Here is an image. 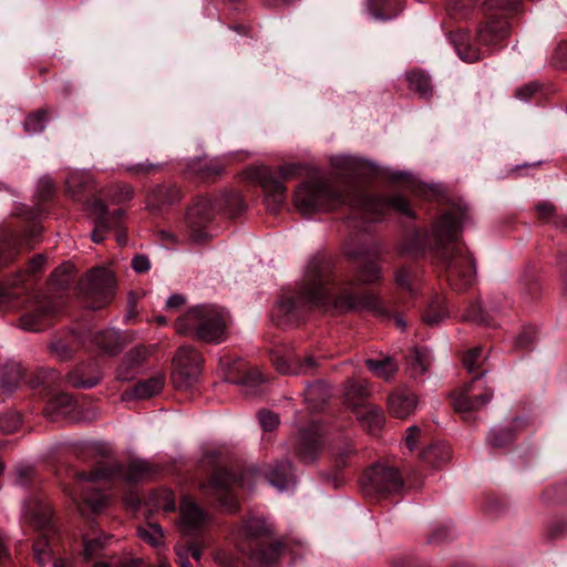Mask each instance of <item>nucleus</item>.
Returning a JSON list of instances; mask_svg holds the SVG:
<instances>
[{"mask_svg":"<svg viewBox=\"0 0 567 567\" xmlns=\"http://www.w3.org/2000/svg\"><path fill=\"white\" fill-rule=\"evenodd\" d=\"M380 267L374 261L362 265L352 279L334 282L327 269L316 259L306 269L302 282L293 296L280 301V309L293 313L312 308H334L337 311L378 310L379 297L371 292H359L360 286L377 284L381 280Z\"/></svg>","mask_w":567,"mask_h":567,"instance_id":"nucleus-1","label":"nucleus"},{"mask_svg":"<svg viewBox=\"0 0 567 567\" xmlns=\"http://www.w3.org/2000/svg\"><path fill=\"white\" fill-rule=\"evenodd\" d=\"M349 205L354 217L378 221L390 212L412 216L409 202L401 195L369 196L357 187H340L327 178L302 183L293 194V206L303 216L326 213Z\"/></svg>","mask_w":567,"mask_h":567,"instance_id":"nucleus-2","label":"nucleus"},{"mask_svg":"<svg viewBox=\"0 0 567 567\" xmlns=\"http://www.w3.org/2000/svg\"><path fill=\"white\" fill-rule=\"evenodd\" d=\"M457 228L456 215L445 213L435 221L432 237L445 264L447 281L454 289L462 290L473 284L476 269L473 258L457 243Z\"/></svg>","mask_w":567,"mask_h":567,"instance_id":"nucleus-3","label":"nucleus"},{"mask_svg":"<svg viewBox=\"0 0 567 567\" xmlns=\"http://www.w3.org/2000/svg\"><path fill=\"white\" fill-rule=\"evenodd\" d=\"M227 326L228 313L214 305L195 306L175 322L177 333L214 344L227 339Z\"/></svg>","mask_w":567,"mask_h":567,"instance_id":"nucleus-4","label":"nucleus"},{"mask_svg":"<svg viewBox=\"0 0 567 567\" xmlns=\"http://www.w3.org/2000/svg\"><path fill=\"white\" fill-rule=\"evenodd\" d=\"M154 470L144 460H132L126 466L117 462H101L90 473H81L79 477L84 481L106 480L120 481L128 484L138 483L152 476Z\"/></svg>","mask_w":567,"mask_h":567,"instance_id":"nucleus-5","label":"nucleus"},{"mask_svg":"<svg viewBox=\"0 0 567 567\" xmlns=\"http://www.w3.org/2000/svg\"><path fill=\"white\" fill-rule=\"evenodd\" d=\"M216 214L214 202L198 196L187 208L182 227V236L193 244H200L212 237L210 225Z\"/></svg>","mask_w":567,"mask_h":567,"instance_id":"nucleus-6","label":"nucleus"},{"mask_svg":"<svg viewBox=\"0 0 567 567\" xmlns=\"http://www.w3.org/2000/svg\"><path fill=\"white\" fill-rule=\"evenodd\" d=\"M298 169L296 164H285L274 172L261 168L257 173L258 182L265 193V200L270 212H277L286 202L287 188L285 182L292 177Z\"/></svg>","mask_w":567,"mask_h":567,"instance_id":"nucleus-7","label":"nucleus"},{"mask_svg":"<svg viewBox=\"0 0 567 567\" xmlns=\"http://www.w3.org/2000/svg\"><path fill=\"white\" fill-rule=\"evenodd\" d=\"M172 381L176 389L187 390L199 379L203 370L202 354L190 346L178 348L173 359Z\"/></svg>","mask_w":567,"mask_h":567,"instance_id":"nucleus-8","label":"nucleus"},{"mask_svg":"<svg viewBox=\"0 0 567 567\" xmlns=\"http://www.w3.org/2000/svg\"><path fill=\"white\" fill-rule=\"evenodd\" d=\"M115 289V278L111 270L106 268H95L91 270L85 280L81 282V290L90 299L96 300L97 305H92L93 309L101 308L113 296Z\"/></svg>","mask_w":567,"mask_h":567,"instance_id":"nucleus-9","label":"nucleus"},{"mask_svg":"<svg viewBox=\"0 0 567 567\" xmlns=\"http://www.w3.org/2000/svg\"><path fill=\"white\" fill-rule=\"evenodd\" d=\"M486 373L483 370L454 400V409L460 413L474 412L485 406L494 396V391L488 388L481 378Z\"/></svg>","mask_w":567,"mask_h":567,"instance_id":"nucleus-10","label":"nucleus"},{"mask_svg":"<svg viewBox=\"0 0 567 567\" xmlns=\"http://www.w3.org/2000/svg\"><path fill=\"white\" fill-rule=\"evenodd\" d=\"M363 486L368 493H394L401 488L402 478L396 468L375 465L367 474Z\"/></svg>","mask_w":567,"mask_h":567,"instance_id":"nucleus-11","label":"nucleus"},{"mask_svg":"<svg viewBox=\"0 0 567 567\" xmlns=\"http://www.w3.org/2000/svg\"><path fill=\"white\" fill-rule=\"evenodd\" d=\"M90 212L94 224L91 238L96 244L104 240L105 234L109 230L117 228L125 215L124 210L121 208L116 209L113 214H109L107 206L102 199L91 202Z\"/></svg>","mask_w":567,"mask_h":567,"instance_id":"nucleus-12","label":"nucleus"},{"mask_svg":"<svg viewBox=\"0 0 567 567\" xmlns=\"http://www.w3.org/2000/svg\"><path fill=\"white\" fill-rule=\"evenodd\" d=\"M237 482L240 486H244L241 478L237 480L229 471L219 468L214 472L208 483L212 494L227 512H235L237 509V501L231 493V487Z\"/></svg>","mask_w":567,"mask_h":567,"instance_id":"nucleus-13","label":"nucleus"},{"mask_svg":"<svg viewBox=\"0 0 567 567\" xmlns=\"http://www.w3.org/2000/svg\"><path fill=\"white\" fill-rule=\"evenodd\" d=\"M58 311V305L51 299H39L34 302L33 308L21 317V328L31 332L41 331L51 323Z\"/></svg>","mask_w":567,"mask_h":567,"instance_id":"nucleus-14","label":"nucleus"},{"mask_svg":"<svg viewBox=\"0 0 567 567\" xmlns=\"http://www.w3.org/2000/svg\"><path fill=\"white\" fill-rule=\"evenodd\" d=\"M181 528L186 535L200 533L208 524L209 516L190 498L184 497L179 506Z\"/></svg>","mask_w":567,"mask_h":567,"instance_id":"nucleus-15","label":"nucleus"},{"mask_svg":"<svg viewBox=\"0 0 567 567\" xmlns=\"http://www.w3.org/2000/svg\"><path fill=\"white\" fill-rule=\"evenodd\" d=\"M511 33V24L503 14H489L478 28L477 39L486 47L496 45Z\"/></svg>","mask_w":567,"mask_h":567,"instance_id":"nucleus-16","label":"nucleus"},{"mask_svg":"<svg viewBox=\"0 0 567 567\" xmlns=\"http://www.w3.org/2000/svg\"><path fill=\"white\" fill-rule=\"evenodd\" d=\"M81 338L83 339V342L90 341L91 344L95 346L109 355H116L124 347V342L118 332L113 329H102L96 331H92L91 329L85 330Z\"/></svg>","mask_w":567,"mask_h":567,"instance_id":"nucleus-17","label":"nucleus"},{"mask_svg":"<svg viewBox=\"0 0 567 567\" xmlns=\"http://www.w3.org/2000/svg\"><path fill=\"white\" fill-rule=\"evenodd\" d=\"M417 404V395L408 389H399L388 398L389 413L396 419L411 416L415 412Z\"/></svg>","mask_w":567,"mask_h":567,"instance_id":"nucleus-18","label":"nucleus"},{"mask_svg":"<svg viewBox=\"0 0 567 567\" xmlns=\"http://www.w3.org/2000/svg\"><path fill=\"white\" fill-rule=\"evenodd\" d=\"M81 473L82 472H79L75 475L76 489L71 491L69 493L70 497L73 501V503L76 505L79 511H82V508H81V506H82L81 499H82L83 503L86 504L92 512H100L101 509H103L106 506L107 497L105 496L104 493H102L100 491H95V489L94 491H84V487L82 486L83 483H93V482H96L97 480L91 481V482L81 480L79 477V474H81Z\"/></svg>","mask_w":567,"mask_h":567,"instance_id":"nucleus-19","label":"nucleus"},{"mask_svg":"<svg viewBox=\"0 0 567 567\" xmlns=\"http://www.w3.org/2000/svg\"><path fill=\"white\" fill-rule=\"evenodd\" d=\"M150 353V349L144 346H138L130 350L116 370V379L121 381L133 380Z\"/></svg>","mask_w":567,"mask_h":567,"instance_id":"nucleus-20","label":"nucleus"},{"mask_svg":"<svg viewBox=\"0 0 567 567\" xmlns=\"http://www.w3.org/2000/svg\"><path fill=\"white\" fill-rule=\"evenodd\" d=\"M274 364L282 374H311L317 368V361L310 355L303 359L296 355L275 357Z\"/></svg>","mask_w":567,"mask_h":567,"instance_id":"nucleus-21","label":"nucleus"},{"mask_svg":"<svg viewBox=\"0 0 567 567\" xmlns=\"http://www.w3.org/2000/svg\"><path fill=\"white\" fill-rule=\"evenodd\" d=\"M285 550L282 540H275L268 545H260L251 550L249 558L259 567H269L275 564Z\"/></svg>","mask_w":567,"mask_h":567,"instance_id":"nucleus-22","label":"nucleus"},{"mask_svg":"<svg viewBox=\"0 0 567 567\" xmlns=\"http://www.w3.org/2000/svg\"><path fill=\"white\" fill-rule=\"evenodd\" d=\"M321 437L317 430H302L300 432V442L298 446V456L305 462H312L316 460L321 449Z\"/></svg>","mask_w":567,"mask_h":567,"instance_id":"nucleus-23","label":"nucleus"},{"mask_svg":"<svg viewBox=\"0 0 567 567\" xmlns=\"http://www.w3.org/2000/svg\"><path fill=\"white\" fill-rule=\"evenodd\" d=\"M44 255H35L29 261L27 271H20L16 275V278L10 282L6 284L0 288V298L2 301H9L11 298L16 297V293L11 291V288L18 287L20 284L24 281L25 274L33 275L38 271H41L45 264Z\"/></svg>","mask_w":567,"mask_h":567,"instance_id":"nucleus-24","label":"nucleus"},{"mask_svg":"<svg viewBox=\"0 0 567 567\" xmlns=\"http://www.w3.org/2000/svg\"><path fill=\"white\" fill-rule=\"evenodd\" d=\"M357 417L361 425L372 435L378 434L385 422L381 408L373 404L363 405L358 410Z\"/></svg>","mask_w":567,"mask_h":567,"instance_id":"nucleus-25","label":"nucleus"},{"mask_svg":"<svg viewBox=\"0 0 567 567\" xmlns=\"http://www.w3.org/2000/svg\"><path fill=\"white\" fill-rule=\"evenodd\" d=\"M268 482L279 491H286L293 483L292 465L284 460L276 462L267 472Z\"/></svg>","mask_w":567,"mask_h":567,"instance_id":"nucleus-26","label":"nucleus"},{"mask_svg":"<svg viewBox=\"0 0 567 567\" xmlns=\"http://www.w3.org/2000/svg\"><path fill=\"white\" fill-rule=\"evenodd\" d=\"M109 536L102 532L86 533L82 537L83 550L82 557L85 561H91L102 555L104 551Z\"/></svg>","mask_w":567,"mask_h":567,"instance_id":"nucleus-27","label":"nucleus"},{"mask_svg":"<svg viewBox=\"0 0 567 567\" xmlns=\"http://www.w3.org/2000/svg\"><path fill=\"white\" fill-rule=\"evenodd\" d=\"M75 408V401L66 393H60L53 396L44 409L48 419L55 421L59 417L70 416Z\"/></svg>","mask_w":567,"mask_h":567,"instance_id":"nucleus-28","label":"nucleus"},{"mask_svg":"<svg viewBox=\"0 0 567 567\" xmlns=\"http://www.w3.org/2000/svg\"><path fill=\"white\" fill-rule=\"evenodd\" d=\"M187 167L190 174L202 179L216 177L225 169V166L218 159H209L207 157L193 159Z\"/></svg>","mask_w":567,"mask_h":567,"instance_id":"nucleus-29","label":"nucleus"},{"mask_svg":"<svg viewBox=\"0 0 567 567\" xmlns=\"http://www.w3.org/2000/svg\"><path fill=\"white\" fill-rule=\"evenodd\" d=\"M83 332L79 337L70 336L68 339H56L49 344L51 355L59 361H66L72 358L80 343L85 344L81 338Z\"/></svg>","mask_w":567,"mask_h":567,"instance_id":"nucleus-30","label":"nucleus"},{"mask_svg":"<svg viewBox=\"0 0 567 567\" xmlns=\"http://www.w3.org/2000/svg\"><path fill=\"white\" fill-rule=\"evenodd\" d=\"M164 384L165 375L158 373L147 380L140 381L138 383H136L135 386L130 392H126V395L140 400H145L158 394L162 391Z\"/></svg>","mask_w":567,"mask_h":567,"instance_id":"nucleus-31","label":"nucleus"},{"mask_svg":"<svg viewBox=\"0 0 567 567\" xmlns=\"http://www.w3.org/2000/svg\"><path fill=\"white\" fill-rule=\"evenodd\" d=\"M403 8L402 0H372L370 12L378 20H389L396 17Z\"/></svg>","mask_w":567,"mask_h":567,"instance_id":"nucleus-32","label":"nucleus"},{"mask_svg":"<svg viewBox=\"0 0 567 567\" xmlns=\"http://www.w3.org/2000/svg\"><path fill=\"white\" fill-rule=\"evenodd\" d=\"M272 525L264 518L251 517L244 523L243 533L248 539H259L272 536Z\"/></svg>","mask_w":567,"mask_h":567,"instance_id":"nucleus-33","label":"nucleus"},{"mask_svg":"<svg viewBox=\"0 0 567 567\" xmlns=\"http://www.w3.org/2000/svg\"><path fill=\"white\" fill-rule=\"evenodd\" d=\"M182 193L176 185H161L157 186L153 193L151 200L156 206L173 205L179 202Z\"/></svg>","mask_w":567,"mask_h":567,"instance_id":"nucleus-34","label":"nucleus"},{"mask_svg":"<svg viewBox=\"0 0 567 567\" xmlns=\"http://www.w3.org/2000/svg\"><path fill=\"white\" fill-rule=\"evenodd\" d=\"M451 457L450 446L444 443H437L429 446L422 452V458L432 466H440Z\"/></svg>","mask_w":567,"mask_h":567,"instance_id":"nucleus-35","label":"nucleus"},{"mask_svg":"<svg viewBox=\"0 0 567 567\" xmlns=\"http://www.w3.org/2000/svg\"><path fill=\"white\" fill-rule=\"evenodd\" d=\"M431 364L430 354L426 350L414 349L409 358V369L412 378L417 379L425 374Z\"/></svg>","mask_w":567,"mask_h":567,"instance_id":"nucleus-36","label":"nucleus"},{"mask_svg":"<svg viewBox=\"0 0 567 567\" xmlns=\"http://www.w3.org/2000/svg\"><path fill=\"white\" fill-rule=\"evenodd\" d=\"M365 364L374 375L385 381H389L398 371V365L391 358L382 360L368 359Z\"/></svg>","mask_w":567,"mask_h":567,"instance_id":"nucleus-37","label":"nucleus"},{"mask_svg":"<svg viewBox=\"0 0 567 567\" xmlns=\"http://www.w3.org/2000/svg\"><path fill=\"white\" fill-rule=\"evenodd\" d=\"M48 120L49 111L45 109H40L34 112H31L27 115L24 120V131L30 135L41 133L44 131Z\"/></svg>","mask_w":567,"mask_h":567,"instance_id":"nucleus-38","label":"nucleus"},{"mask_svg":"<svg viewBox=\"0 0 567 567\" xmlns=\"http://www.w3.org/2000/svg\"><path fill=\"white\" fill-rule=\"evenodd\" d=\"M409 89L427 99L432 95V85L427 75L423 72H411L408 74Z\"/></svg>","mask_w":567,"mask_h":567,"instance_id":"nucleus-39","label":"nucleus"},{"mask_svg":"<svg viewBox=\"0 0 567 567\" xmlns=\"http://www.w3.org/2000/svg\"><path fill=\"white\" fill-rule=\"evenodd\" d=\"M137 535L153 547H159L164 543V530L157 523H147L138 527Z\"/></svg>","mask_w":567,"mask_h":567,"instance_id":"nucleus-40","label":"nucleus"},{"mask_svg":"<svg viewBox=\"0 0 567 567\" xmlns=\"http://www.w3.org/2000/svg\"><path fill=\"white\" fill-rule=\"evenodd\" d=\"M515 440V434L509 427H494L487 436L486 442L493 449H502Z\"/></svg>","mask_w":567,"mask_h":567,"instance_id":"nucleus-41","label":"nucleus"},{"mask_svg":"<svg viewBox=\"0 0 567 567\" xmlns=\"http://www.w3.org/2000/svg\"><path fill=\"white\" fill-rule=\"evenodd\" d=\"M74 266L70 262H64L51 274V284L58 289H65L74 280Z\"/></svg>","mask_w":567,"mask_h":567,"instance_id":"nucleus-42","label":"nucleus"},{"mask_svg":"<svg viewBox=\"0 0 567 567\" xmlns=\"http://www.w3.org/2000/svg\"><path fill=\"white\" fill-rule=\"evenodd\" d=\"M371 394L367 380L348 381L344 395L349 401L362 400Z\"/></svg>","mask_w":567,"mask_h":567,"instance_id":"nucleus-43","label":"nucleus"},{"mask_svg":"<svg viewBox=\"0 0 567 567\" xmlns=\"http://www.w3.org/2000/svg\"><path fill=\"white\" fill-rule=\"evenodd\" d=\"M466 321H473L480 324L493 326L494 321L489 313L482 307L481 303L471 305L462 315Z\"/></svg>","mask_w":567,"mask_h":567,"instance_id":"nucleus-44","label":"nucleus"},{"mask_svg":"<svg viewBox=\"0 0 567 567\" xmlns=\"http://www.w3.org/2000/svg\"><path fill=\"white\" fill-rule=\"evenodd\" d=\"M18 255V241L12 236H9L0 244V268L12 262Z\"/></svg>","mask_w":567,"mask_h":567,"instance_id":"nucleus-45","label":"nucleus"},{"mask_svg":"<svg viewBox=\"0 0 567 567\" xmlns=\"http://www.w3.org/2000/svg\"><path fill=\"white\" fill-rule=\"evenodd\" d=\"M486 358L483 357V348L475 347L468 350L463 357V365L467 370L468 373H474L477 369L482 367V362Z\"/></svg>","mask_w":567,"mask_h":567,"instance_id":"nucleus-46","label":"nucleus"},{"mask_svg":"<svg viewBox=\"0 0 567 567\" xmlns=\"http://www.w3.org/2000/svg\"><path fill=\"white\" fill-rule=\"evenodd\" d=\"M153 502L157 508L164 512L175 511V496L171 489H159L153 494Z\"/></svg>","mask_w":567,"mask_h":567,"instance_id":"nucleus-47","label":"nucleus"},{"mask_svg":"<svg viewBox=\"0 0 567 567\" xmlns=\"http://www.w3.org/2000/svg\"><path fill=\"white\" fill-rule=\"evenodd\" d=\"M163 168V164L145 161L125 166V171L133 176H145L155 174Z\"/></svg>","mask_w":567,"mask_h":567,"instance_id":"nucleus-48","label":"nucleus"},{"mask_svg":"<svg viewBox=\"0 0 567 567\" xmlns=\"http://www.w3.org/2000/svg\"><path fill=\"white\" fill-rule=\"evenodd\" d=\"M134 189L130 185L123 184L111 187L106 193V197L113 204H121L132 199Z\"/></svg>","mask_w":567,"mask_h":567,"instance_id":"nucleus-49","label":"nucleus"},{"mask_svg":"<svg viewBox=\"0 0 567 567\" xmlns=\"http://www.w3.org/2000/svg\"><path fill=\"white\" fill-rule=\"evenodd\" d=\"M519 6V0H484L483 7L489 12L499 10L502 12H515Z\"/></svg>","mask_w":567,"mask_h":567,"instance_id":"nucleus-50","label":"nucleus"},{"mask_svg":"<svg viewBox=\"0 0 567 567\" xmlns=\"http://www.w3.org/2000/svg\"><path fill=\"white\" fill-rule=\"evenodd\" d=\"M21 425V417L17 413H6L0 416V430L3 433H13Z\"/></svg>","mask_w":567,"mask_h":567,"instance_id":"nucleus-51","label":"nucleus"},{"mask_svg":"<svg viewBox=\"0 0 567 567\" xmlns=\"http://www.w3.org/2000/svg\"><path fill=\"white\" fill-rule=\"evenodd\" d=\"M537 338V331L533 327L524 328L523 331L516 338V347L519 349H527L532 346Z\"/></svg>","mask_w":567,"mask_h":567,"instance_id":"nucleus-52","label":"nucleus"},{"mask_svg":"<svg viewBox=\"0 0 567 567\" xmlns=\"http://www.w3.org/2000/svg\"><path fill=\"white\" fill-rule=\"evenodd\" d=\"M100 378L83 379L79 375L78 371L68 374V382L74 388L90 389L99 383Z\"/></svg>","mask_w":567,"mask_h":567,"instance_id":"nucleus-53","label":"nucleus"},{"mask_svg":"<svg viewBox=\"0 0 567 567\" xmlns=\"http://www.w3.org/2000/svg\"><path fill=\"white\" fill-rule=\"evenodd\" d=\"M10 374H11V381H8L7 377H4L1 380V388L6 392H11L18 386V384L22 378L21 368L19 365L11 367Z\"/></svg>","mask_w":567,"mask_h":567,"instance_id":"nucleus-54","label":"nucleus"},{"mask_svg":"<svg viewBox=\"0 0 567 567\" xmlns=\"http://www.w3.org/2000/svg\"><path fill=\"white\" fill-rule=\"evenodd\" d=\"M33 553L34 557L41 565L48 561L51 555L48 542L44 538L35 540L33 544Z\"/></svg>","mask_w":567,"mask_h":567,"instance_id":"nucleus-55","label":"nucleus"},{"mask_svg":"<svg viewBox=\"0 0 567 567\" xmlns=\"http://www.w3.org/2000/svg\"><path fill=\"white\" fill-rule=\"evenodd\" d=\"M550 539H557L567 535V518L553 520L547 527Z\"/></svg>","mask_w":567,"mask_h":567,"instance_id":"nucleus-56","label":"nucleus"},{"mask_svg":"<svg viewBox=\"0 0 567 567\" xmlns=\"http://www.w3.org/2000/svg\"><path fill=\"white\" fill-rule=\"evenodd\" d=\"M258 419H259L261 426L266 431H271L279 424L278 415L268 410L259 411Z\"/></svg>","mask_w":567,"mask_h":567,"instance_id":"nucleus-57","label":"nucleus"},{"mask_svg":"<svg viewBox=\"0 0 567 567\" xmlns=\"http://www.w3.org/2000/svg\"><path fill=\"white\" fill-rule=\"evenodd\" d=\"M456 50L458 56L466 62H475L481 59V52L477 48L458 44Z\"/></svg>","mask_w":567,"mask_h":567,"instance_id":"nucleus-58","label":"nucleus"},{"mask_svg":"<svg viewBox=\"0 0 567 567\" xmlns=\"http://www.w3.org/2000/svg\"><path fill=\"white\" fill-rule=\"evenodd\" d=\"M411 271L406 267H401L396 274H395V282L396 285L405 290L412 291V284H411Z\"/></svg>","mask_w":567,"mask_h":567,"instance_id":"nucleus-59","label":"nucleus"},{"mask_svg":"<svg viewBox=\"0 0 567 567\" xmlns=\"http://www.w3.org/2000/svg\"><path fill=\"white\" fill-rule=\"evenodd\" d=\"M92 567H142L141 559H126L122 561H103L99 560Z\"/></svg>","mask_w":567,"mask_h":567,"instance_id":"nucleus-60","label":"nucleus"},{"mask_svg":"<svg viewBox=\"0 0 567 567\" xmlns=\"http://www.w3.org/2000/svg\"><path fill=\"white\" fill-rule=\"evenodd\" d=\"M51 519V512L49 508H41L38 513H35L31 517L32 524L39 528L43 529L49 526Z\"/></svg>","mask_w":567,"mask_h":567,"instance_id":"nucleus-61","label":"nucleus"},{"mask_svg":"<svg viewBox=\"0 0 567 567\" xmlns=\"http://www.w3.org/2000/svg\"><path fill=\"white\" fill-rule=\"evenodd\" d=\"M538 217L543 220H550L556 215V207L549 202L539 203L536 206Z\"/></svg>","mask_w":567,"mask_h":567,"instance_id":"nucleus-62","label":"nucleus"},{"mask_svg":"<svg viewBox=\"0 0 567 567\" xmlns=\"http://www.w3.org/2000/svg\"><path fill=\"white\" fill-rule=\"evenodd\" d=\"M343 251L350 258H360L368 252V248L361 244L355 246L352 241H347L343 246Z\"/></svg>","mask_w":567,"mask_h":567,"instance_id":"nucleus-63","label":"nucleus"},{"mask_svg":"<svg viewBox=\"0 0 567 567\" xmlns=\"http://www.w3.org/2000/svg\"><path fill=\"white\" fill-rule=\"evenodd\" d=\"M264 382L261 374L257 370L249 371L240 381L239 384H243L248 388H255L258 384Z\"/></svg>","mask_w":567,"mask_h":567,"instance_id":"nucleus-64","label":"nucleus"}]
</instances>
